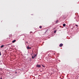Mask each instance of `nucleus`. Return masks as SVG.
<instances>
[{
	"label": "nucleus",
	"instance_id": "1",
	"mask_svg": "<svg viewBox=\"0 0 79 79\" xmlns=\"http://www.w3.org/2000/svg\"><path fill=\"white\" fill-rule=\"evenodd\" d=\"M36 67H37V68H40V67H41V66L40 65L38 64L36 65Z\"/></svg>",
	"mask_w": 79,
	"mask_h": 79
},
{
	"label": "nucleus",
	"instance_id": "2",
	"mask_svg": "<svg viewBox=\"0 0 79 79\" xmlns=\"http://www.w3.org/2000/svg\"><path fill=\"white\" fill-rule=\"evenodd\" d=\"M27 48V49H31V48L29 47V46H28Z\"/></svg>",
	"mask_w": 79,
	"mask_h": 79
},
{
	"label": "nucleus",
	"instance_id": "3",
	"mask_svg": "<svg viewBox=\"0 0 79 79\" xmlns=\"http://www.w3.org/2000/svg\"><path fill=\"white\" fill-rule=\"evenodd\" d=\"M59 46H60V47H62V46H63V44H60Z\"/></svg>",
	"mask_w": 79,
	"mask_h": 79
},
{
	"label": "nucleus",
	"instance_id": "4",
	"mask_svg": "<svg viewBox=\"0 0 79 79\" xmlns=\"http://www.w3.org/2000/svg\"><path fill=\"white\" fill-rule=\"evenodd\" d=\"M15 42H16V40H14L12 41V43H15Z\"/></svg>",
	"mask_w": 79,
	"mask_h": 79
},
{
	"label": "nucleus",
	"instance_id": "5",
	"mask_svg": "<svg viewBox=\"0 0 79 79\" xmlns=\"http://www.w3.org/2000/svg\"><path fill=\"white\" fill-rule=\"evenodd\" d=\"M63 26L64 27H65V26H66V24L64 23V24H63Z\"/></svg>",
	"mask_w": 79,
	"mask_h": 79
},
{
	"label": "nucleus",
	"instance_id": "6",
	"mask_svg": "<svg viewBox=\"0 0 79 79\" xmlns=\"http://www.w3.org/2000/svg\"><path fill=\"white\" fill-rule=\"evenodd\" d=\"M3 47H4V45H2L1 46V48H3Z\"/></svg>",
	"mask_w": 79,
	"mask_h": 79
},
{
	"label": "nucleus",
	"instance_id": "7",
	"mask_svg": "<svg viewBox=\"0 0 79 79\" xmlns=\"http://www.w3.org/2000/svg\"><path fill=\"white\" fill-rule=\"evenodd\" d=\"M58 23V20H57L56 22V23Z\"/></svg>",
	"mask_w": 79,
	"mask_h": 79
},
{
	"label": "nucleus",
	"instance_id": "8",
	"mask_svg": "<svg viewBox=\"0 0 79 79\" xmlns=\"http://www.w3.org/2000/svg\"><path fill=\"white\" fill-rule=\"evenodd\" d=\"M39 28H40V29H41V28H42V26H39Z\"/></svg>",
	"mask_w": 79,
	"mask_h": 79
},
{
	"label": "nucleus",
	"instance_id": "9",
	"mask_svg": "<svg viewBox=\"0 0 79 79\" xmlns=\"http://www.w3.org/2000/svg\"><path fill=\"white\" fill-rule=\"evenodd\" d=\"M36 55H35L34 56V57H36Z\"/></svg>",
	"mask_w": 79,
	"mask_h": 79
},
{
	"label": "nucleus",
	"instance_id": "10",
	"mask_svg": "<svg viewBox=\"0 0 79 79\" xmlns=\"http://www.w3.org/2000/svg\"><path fill=\"white\" fill-rule=\"evenodd\" d=\"M47 61H48L47 62L48 63L50 61V60H47Z\"/></svg>",
	"mask_w": 79,
	"mask_h": 79
},
{
	"label": "nucleus",
	"instance_id": "11",
	"mask_svg": "<svg viewBox=\"0 0 79 79\" xmlns=\"http://www.w3.org/2000/svg\"><path fill=\"white\" fill-rule=\"evenodd\" d=\"M34 58H35L34 57V56H32V58H33V59H34Z\"/></svg>",
	"mask_w": 79,
	"mask_h": 79
},
{
	"label": "nucleus",
	"instance_id": "12",
	"mask_svg": "<svg viewBox=\"0 0 79 79\" xmlns=\"http://www.w3.org/2000/svg\"><path fill=\"white\" fill-rule=\"evenodd\" d=\"M75 26H76L77 27H78V26H79L77 25H75Z\"/></svg>",
	"mask_w": 79,
	"mask_h": 79
},
{
	"label": "nucleus",
	"instance_id": "13",
	"mask_svg": "<svg viewBox=\"0 0 79 79\" xmlns=\"http://www.w3.org/2000/svg\"><path fill=\"white\" fill-rule=\"evenodd\" d=\"M2 55V54L1 53V52L0 51V56H1Z\"/></svg>",
	"mask_w": 79,
	"mask_h": 79
},
{
	"label": "nucleus",
	"instance_id": "14",
	"mask_svg": "<svg viewBox=\"0 0 79 79\" xmlns=\"http://www.w3.org/2000/svg\"><path fill=\"white\" fill-rule=\"evenodd\" d=\"M56 31H54V33H56Z\"/></svg>",
	"mask_w": 79,
	"mask_h": 79
},
{
	"label": "nucleus",
	"instance_id": "15",
	"mask_svg": "<svg viewBox=\"0 0 79 79\" xmlns=\"http://www.w3.org/2000/svg\"><path fill=\"white\" fill-rule=\"evenodd\" d=\"M42 66L44 67V68H45V66H44V65H43Z\"/></svg>",
	"mask_w": 79,
	"mask_h": 79
},
{
	"label": "nucleus",
	"instance_id": "16",
	"mask_svg": "<svg viewBox=\"0 0 79 79\" xmlns=\"http://www.w3.org/2000/svg\"><path fill=\"white\" fill-rule=\"evenodd\" d=\"M26 43L27 44V43H28L27 41L26 42Z\"/></svg>",
	"mask_w": 79,
	"mask_h": 79
},
{
	"label": "nucleus",
	"instance_id": "17",
	"mask_svg": "<svg viewBox=\"0 0 79 79\" xmlns=\"http://www.w3.org/2000/svg\"><path fill=\"white\" fill-rule=\"evenodd\" d=\"M0 79H2V78L1 77Z\"/></svg>",
	"mask_w": 79,
	"mask_h": 79
}]
</instances>
